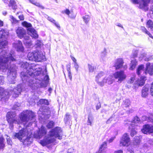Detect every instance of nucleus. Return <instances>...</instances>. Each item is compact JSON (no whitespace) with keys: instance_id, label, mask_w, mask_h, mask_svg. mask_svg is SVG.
I'll use <instances>...</instances> for the list:
<instances>
[{"instance_id":"f257e3e1","label":"nucleus","mask_w":153,"mask_h":153,"mask_svg":"<svg viewBox=\"0 0 153 153\" xmlns=\"http://www.w3.org/2000/svg\"><path fill=\"white\" fill-rule=\"evenodd\" d=\"M15 61L13 55L7 50H3L0 53V69L3 71L8 69L7 79L10 84H14L16 77L17 67L14 64L10 65L11 62Z\"/></svg>"},{"instance_id":"f03ea898","label":"nucleus","mask_w":153,"mask_h":153,"mask_svg":"<svg viewBox=\"0 0 153 153\" xmlns=\"http://www.w3.org/2000/svg\"><path fill=\"white\" fill-rule=\"evenodd\" d=\"M20 65L22 68L24 69L23 71L21 73L20 76L23 83H26L30 85L34 83L33 76L40 73L41 68L38 65L29 64L26 62H22Z\"/></svg>"},{"instance_id":"7ed1b4c3","label":"nucleus","mask_w":153,"mask_h":153,"mask_svg":"<svg viewBox=\"0 0 153 153\" xmlns=\"http://www.w3.org/2000/svg\"><path fill=\"white\" fill-rule=\"evenodd\" d=\"M22 85L19 84L16 88L13 89H9L7 91H5L4 88L0 87V97H1V100L6 101L10 95H12L13 97L15 98L18 97L22 91L24 90L23 88H21Z\"/></svg>"},{"instance_id":"20e7f679","label":"nucleus","mask_w":153,"mask_h":153,"mask_svg":"<svg viewBox=\"0 0 153 153\" xmlns=\"http://www.w3.org/2000/svg\"><path fill=\"white\" fill-rule=\"evenodd\" d=\"M62 130L59 127H56L50 131L46 138L43 140L40 141V143L43 146L54 142L56 138L58 139L61 140L62 136L61 135Z\"/></svg>"},{"instance_id":"39448f33","label":"nucleus","mask_w":153,"mask_h":153,"mask_svg":"<svg viewBox=\"0 0 153 153\" xmlns=\"http://www.w3.org/2000/svg\"><path fill=\"white\" fill-rule=\"evenodd\" d=\"M27 128H23L19 131L17 133H14L13 134L14 138L16 139L17 138L21 142H22L25 146H28L30 145L32 142V139L30 137H27V138L25 139L23 138L27 135Z\"/></svg>"},{"instance_id":"423d86ee","label":"nucleus","mask_w":153,"mask_h":153,"mask_svg":"<svg viewBox=\"0 0 153 153\" xmlns=\"http://www.w3.org/2000/svg\"><path fill=\"white\" fill-rule=\"evenodd\" d=\"M20 119L23 124L25 123V126H27L26 123L29 120L31 121L28 124V126L32 125V123L34 122L36 120L35 115L34 113L30 110H27L23 111L19 115Z\"/></svg>"},{"instance_id":"0eeeda50","label":"nucleus","mask_w":153,"mask_h":153,"mask_svg":"<svg viewBox=\"0 0 153 153\" xmlns=\"http://www.w3.org/2000/svg\"><path fill=\"white\" fill-rule=\"evenodd\" d=\"M34 81L33 84H32L31 85H30L26 83H25L24 84H21L20 85H22V88L24 90L23 91H27L26 88V85L30 87L33 90H35L38 87H40L41 88H45L46 87L48 83L44 81H42L41 82H39L37 81L36 80V77H33Z\"/></svg>"},{"instance_id":"6e6552de","label":"nucleus","mask_w":153,"mask_h":153,"mask_svg":"<svg viewBox=\"0 0 153 153\" xmlns=\"http://www.w3.org/2000/svg\"><path fill=\"white\" fill-rule=\"evenodd\" d=\"M27 56L29 60L36 62H40L45 57L41 51L37 50L29 53Z\"/></svg>"},{"instance_id":"1a4fd4ad","label":"nucleus","mask_w":153,"mask_h":153,"mask_svg":"<svg viewBox=\"0 0 153 153\" xmlns=\"http://www.w3.org/2000/svg\"><path fill=\"white\" fill-rule=\"evenodd\" d=\"M134 4H139V8L145 11L148 10V5L149 3H153V0H131Z\"/></svg>"},{"instance_id":"9d476101","label":"nucleus","mask_w":153,"mask_h":153,"mask_svg":"<svg viewBox=\"0 0 153 153\" xmlns=\"http://www.w3.org/2000/svg\"><path fill=\"white\" fill-rule=\"evenodd\" d=\"M16 116L15 112H8L7 114V118L8 123H9V127L11 129L13 127V124H17L20 125V122H18L15 118Z\"/></svg>"},{"instance_id":"9b49d317","label":"nucleus","mask_w":153,"mask_h":153,"mask_svg":"<svg viewBox=\"0 0 153 153\" xmlns=\"http://www.w3.org/2000/svg\"><path fill=\"white\" fill-rule=\"evenodd\" d=\"M146 71H144V65H139L137 69V74L138 75H140L142 72L143 71L145 73L147 72L150 75H153V63L151 64L149 63H148L146 65Z\"/></svg>"},{"instance_id":"f8f14e48","label":"nucleus","mask_w":153,"mask_h":153,"mask_svg":"<svg viewBox=\"0 0 153 153\" xmlns=\"http://www.w3.org/2000/svg\"><path fill=\"white\" fill-rule=\"evenodd\" d=\"M113 76L115 79L117 80V82L119 83H121L126 77V75L123 70L116 72L113 74Z\"/></svg>"},{"instance_id":"ddd939ff","label":"nucleus","mask_w":153,"mask_h":153,"mask_svg":"<svg viewBox=\"0 0 153 153\" xmlns=\"http://www.w3.org/2000/svg\"><path fill=\"white\" fill-rule=\"evenodd\" d=\"M22 24L24 27H29L28 29V33L31 37L35 39L38 37V35L36 31L34 29L30 28L32 27V25L30 23L24 21L22 23Z\"/></svg>"},{"instance_id":"4468645a","label":"nucleus","mask_w":153,"mask_h":153,"mask_svg":"<svg viewBox=\"0 0 153 153\" xmlns=\"http://www.w3.org/2000/svg\"><path fill=\"white\" fill-rule=\"evenodd\" d=\"M13 47L19 52H23L24 50L22 42L19 40L15 41L12 44Z\"/></svg>"},{"instance_id":"2eb2a0df","label":"nucleus","mask_w":153,"mask_h":153,"mask_svg":"<svg viewBox=\"0 0 153 153\" xmlns=\"http://www.w3.org/2000/svg\"><path fill=\"white\" fill-rule=\"evenodd\" d=\"M130 141L129 135L126 133L124 134L121 138L120 141V146H128Z\"/></svg>"},{"instance_id":"dca6fc26","label":"nucleus","mask_w":153,"mask_h":153,"mask_svg":"<svg viewBox=\"0 0 153 153\" xmlns=\"http://www.w3.org/2000/svg\"><path fill=\"white\" fill-rule=\"evenodd\" d=\"M42 70V69H41V70L40 74H39L38 75L34 76L33 77H36L37 79H39V81H43L48 83L49 80V77L48 75H46L47 74V71L46 70H45L43 72V73L41 74Z\"/></svg>"},{"instance_id":"f3484780","label":"nucleus","mask_w":153,"mask_h":153,"mask_svg":"<svg viewBox=\"0 0 153 153\" xmlns=\"http://www.w3.org/2000/svg\"><path fill=\"white\" fill-rule=\"evenodd\" d=\"M16 32L17 36L20 39L26 36V31L22 27H18L16 30Z\"/></svg>"},{"instance_id":"a211bd4d","label":"nucleus","mask_w":153,"mask_h":153,"mask_svg":"<svg viewBox=\"0 0 153 153\" xmlns=\"http://www.w3.org/2000/svg\"><path fill=\"white\" fill-rule=\"evenodd\" d=\"M50 113L49 111L45 109L44 107L40 108L39 111L38 112L39 116L42 118H44L45 115H49Z\"/></svg>"},{"instance_id":"6ab92c4d","label":"nucleus","mask_w":153,"mask_h":153,"mask_svg":"<svg viewBox=\"0 0 153 153\" xmlns=\"http://www.w3.org/2000/svg\"><path fill=\"white\" fill-rule=\"evenodd\" d=\"M123 63L124 61L123 59L118 58L115 60L114 67L115 68L116 70H118L122 68Z\"/></svg>"},{"instance_id":"aec40b11","label":"nucleus","mask_w":153,"mask_h":153,"mask_svg":"<svg viewBox=\"0 0 153 153\" xmlns=\"http://www.w3.org/2000/svg\"><path fill=\"white\" fill-rule=\"evenodd\" d=\"M143 133L144 134L151 133L153 132V126L149 125H145L141 129Z\"/></svg>"},{"instance_id":"412c9836","label":"nucleus","mask_w":153,"mask_h":153,"mask_svg":"<svg viewBox=\"0 0 153 153\" xmlns=\"http://www.w3.org/2000/svg\"><path fill=\"white\" fill-rule=\"evenodd\" d=\"M111 76H109L107 78L104 77L102 81L101 82H99V85L101 86H103L104 85L105 83H107L108 84H111L113 82V79L112 78Z\"/></svg>"},{"instance_id":"4be33fe9","label":"nucleus","mask_w":153,"mask_h":153,"mask_svg":"<svg viewBox=\"0 0 153 153\" xmlns=\"http://www.w3.org/2000/svg\"><path fill=\"white\" fill-rule=\"evenodd\" d=\"M47 133L46 128L43 126H42L39 129V132L38 133V136L37 138H40L42 137L45 135Z\"/></svg>"},{"instance_id":"5701e85b","label":"nucleus","mask_w":153,"mask_h":153,"mask_svg":"<svg viewBox=\"0 0 153 153\" xmlns=\"http://www.w3.org/2000/svg\"><path fill=\"white\" fill-rule=\"evenodd\" d=\"M23 42L28 48H29L32 45L31 41L29 39V37L28 36L25 37Z\"/></svg>"},{"instance_id":"b1692460","label":"nucleus","mask_w":153,"mask_h":153,"mask_svg":"<svg viewBox=\"0 0 153 153\" xmlns=\"http://www.w3.org/2000/svg\"><path fill=\"white\" fill-rule=\"evenodd\" d=\"M9 34L8 31L6 29H2L0 31L1 38L6 39Z\"/></svg>"},{"instance_id":"393cba45","label":"nucleus","mask_w":153,"mask_h":153,"mask_svg":"<svg viewBox=\"0 0 153 153\" xmlns=\"http://www.w3.org/2000/svg\"><path fill=\"white\" fill-rule=\"evenodd\" d=\"M146 77L143 76L138 79L136 82V84H137L139 86L143 85L145 83V81L146 80Z\"/></svg>"},{"instance_id":"a878e982","label":"nucleus","mask_w":153,"mask_h":153,"mask_svg":"<svg viewBox=\"0 0 153 153\" xmlns=\"http://www.w3.org/2000/svg\"><path fill=\"white\" fill-rule=\"evenodd\" d=\"M149 87L146 85L145 86L142 90L141 96L143 97H146L148 95Z\"/></svg>"},{"instance_id":"bb28decb","label":"nucleus","mask_w":153,"mask_h":153,"mask_svg":"<svg viewBox=\"0 0 153 153\" xmlns=\"http://www.w3.org/2000/svg\"><path fill=\"white\" fill-rule=\"evenodd\" d=\"M107 143L105 142H103L101 145L99 150V153H105V150L107 148Z\"/></svg>"},{"instance_id":"cd10ccee","label":"nucleus","mask_w":153,"mask_h":153,"mask_svg":"<svg viewBox=\"0 0 153 153\" xmlns=\"http://www.w3.org/2000/svg\"><path fill=\"white\" fill-rule=\"evenodd\" d=\"M8 42L7 40L3 38H0V49L5 48L7 45Z\"/></svg>"},{"instance_id":"c85d7f7f","label":"nucleus","mask_w":153,"mask_h":153,"mask_svg":"<svg viewBox=\"0 0 153 153\" xmlns=\"http://www.w3.org/2000/svg\"><path fill=\"white\" fill-rule=\"evenodd\" d=\"M137 64V62L135 59L132 60L130 64L129 69L131 70L134 69Z\"/></svg>"},{"instance_id":"c756f323","label":"nucleus","mask_w":153,"mask_h":153,"mask_svg":"<svg viewBox=\"0 0 153 153\" xmlns=\"http://www.w3.org/2000/svg\"><path fill=\"white\" fill-rule=\"evenodd\" d=\"M105 74V73L103 72H100L96 76L95 81L97 82V83L99 85V82H101L102 81H100V78L103 76Z\"/></svg>"},{"instance_id":"7c9ffc66","label":"nucleus","mask_w":153,"mask_h":153,"mask_svg":"<svg viewBox=\"0 0 153 153\" xmlns=\"http://www.w3.org/2000/svg\"><path fill=\"white\" fill-rule=\"evenodd\" d=\"M9 7H12L13 9H16L17 8V5L16 2L14 0H10L9 4Z\"/></svg>"},{"instance_id":"2f4dec72","label":"nucleus","mask_w":153,"mask_h":153,"mask_svg":"<svg viewBox=\"0 0 153 153\" xmlns=\"http://www.w3.org/2000/svg\"><path fill=\"white\" fill-rule=\"evenodd\" d=\"M5 140L2 137H0V150L3 149L5 146Z\"/></svg>"},{"instance_id":"473e14b6","label":"nucleus","mask_w":153,"mask_h":153,"mask_svg":"<svg viewBox=\"0 0 153 153\" xmlns=\"http://www.w3.org/2000/svg\"><path fill=\"white\" fill-rule=\"evenodd\" d=\"M107 54L106 50L104 48L103 51L102 52L100 55V59L104 61L106 59V56Z\"/></svg>"},{"instance_id":"72a5a7b5","label":"nucleus","mask_w":153,"mask_h":153,"mask_svg":"<svg viewBox=\"0 0 153 153\" xmlns=\"http://www.w3.org/2000/svg\"><path fill=\"white\" fill-rule=\"evenodd\" d=\"M48 19L49 21L53 23L58 29H60V27L58 23L56 22L53 19L50 17H48Z\"/></svg>"},{"instance_id":"f704fd0d","label":"nucleus","mask_w":153,"mask_h":153,"mask_svg":"<svg viewBox=\"0 0 153 153\" xmlns=\"http://www.w3.org/2000/svg\"><path fill=\"white\" fill-rule=\"evenodd\" d=\"M142 31L146 34H147L150 37L153 39V36H152V34L148 31L144 27H141L140 28Z\"/></svg>"},{"instance_id":"c9c22d12","label":"nucleus","mask_w":153,"mask_h":153,"mask_svg":"<svg viewBox=\"0 0 153 153\" xmlns=\"http://www.w3.org/2000/svg\"><path fill=\"white\" fill-rule=\"evenodd\" d=\"M29 1L30 3L35 5L36 6L41 8L42 9L44 8V7L42 5H41L39 3L36 2L35 0H29Z\"/></svg>"},{"instance_id":"e433bc0d","label":"nucleus","mask_w":153,"mask_h":153,"mask_svg":"<svg viewBox=\"0 0 153 153\" xmlns=\"http://www.w3.org/2000/svg\"><path fill=\"white\" fill-rule=\"evenodd\" d=\"M130 104V100L128 99H126L124 100L123 102V107L124 108H127L129 106Z\"/></svg>"},{"instance_id":"4c0bfd02","label":"nucleus","mask_w":153,"mask_h":153,"mask_svg":"<svg viewBox=\"0 0 153 153\" xmlns=\"http://www.w3.org/2000/svg\"><path fill=\"white\" fill-rule=\"evenodd\" d=\"M93 117L91 114H89L88 116V119L87 120V124L92 126V123L93 120Z\"/></svg>"},{"instance_id":"58836bf2","label":"nucleus","mask_w":153,"mask_h":153,"mask_svg":"<svg viewBox=\"0 0 153 153\" xmlns=\"http://www.w3.org/2000/svg\"><path fill=\"white\" fill-rule=\"evenodd\" d=\"M82 18L84 22L85 23L87 24L89 21L90 19V17L89 15H86L84 16H83Z\"/></svg>"},{"instance_id":"ea45409f","label":"nucleus","mask_w":153,"mask_h":153,"mask_svg":"<svg viewBox=\"0 0 153 153\" xmlns=\"http://www.w3.org/2000/svg\"><path fill=\"white\" fill-rule=\"evenodd\" d=\"M147 27L152 29L153 28V22L151 20H149L146 23Z\"/></svg>"},{"instance_id":"a19ab883","label":"nucleus","mask_w":153,"mask_h":153,"mask_svg":"<svg viewBox=\"0 0 153 153\" xmlns=\"http://www.w3.org/2000/svg\"><path fill=\"white\" fill-rule=\"evenodd\" d=\"M39 103L40 104H45L48 105L49 104L48 100L45 99H42L39 101Z\"/></svg>"},{"instance_id":"79ce46f5","label":"nucleus","mask_w":153,"mask_h":153,"mask_svg":"<svg viewBox=\"0 0 153 153\" xmlns=\"http://www.w3.org/2000/svg\"><path fill=\"white\" fill-rule=\"evenodd\" d=\"M54 124V122L52 121H51L48 123L47 127L48 128H50L53 127Z\"/></svg>"},{"instance_id":"37998d69","label":"nucleus","mask_w":153,"mask_h":153,"mask_svg":"<svg viewBox=\"0 0 153 153\" xmlns=\"http://www.w3.org/2000/svg\"><path fill=\"white\" fill-rule=\"evenodd\" d=\"M10 17L12 24H16L18 22V20L14 18L13 16L11 15Z\"/></svg>"},{"instance_id":"c03bdc74","label":"nucleus","mask_w":153,"mask_h":153,"mask_svg":"<svg viewBox=\"0 0 153 153\" xmlns=\"http://www.w3.org/2000/svg\"><path fill=\"white\" fill-rule=\"evenodd\" d=\"M134 143L138 145L140 142V138L138 136H135L134 138Z\"/></svg>"},{"instance_id":"a18cd8bd","label":"nucleus","mask_w":153,"mask_h":153,"mask_svg":"<svg viewBox=\"0 0 153 153\" xmlns=\"http://www.w3.org/2000/svg\"><path fill=\"white\" fill-rule=\"evenodd\" d=\"M140 121V118L136 116L134 118L131 122L133 123H139Z\"/></svg>"},{"instance_id":"49530a36","label":"nucleus","mask_w":153,"mask_h":153,"mask_svg":"<svg viewBox=\"0 0 153 153\" xmlns=\"http://www.w3.org/2000/svg\"><path fill=\"white\" fill-rule=\"evenodd\" d=\"M88 66L89 68V72H93L95 69L96 68L94 66H92L91 65L88 64Z\"/></svg>"},{"instance_id":"de8ad7c7","label":"nucleus","mask_w":153,"mask_h":153,"mask_svg":"<svg viewBox=\"0 0 153 153\" xmlns=\"http://www.w3.org/2000/svg\"><path fill=\"white\" fill-rule=\"evenodd\" d=\"M61 12L62 13H65L68 16L70 13V11L68 9H66L65 10H62Z\"/></svg>"},{"instance_id":"09e8293b","label":"nucleus","mask_w":153,"mask_h":153,"mask_svg":"<svg viewBox=\"0 0 153 153\" xmlns=\"http://www.w3.org/2000/svg\"><path fill=\"white\" fill-rule=\"evenodd\" d=\"M137 133V132L136 130L134 128H132L131 129V137H133L134 135L136 134Z\"/></svg>"},{"instance_id":"8fccbe9b","label":"nucleus","mask_w":153,"mask_h":153,"mask_svg":"<svg viewBox=\"0 0 153 153\" xmlns=\"http://www.w3.org/2000/svg\"><path fill=\"white\" fill-rule=\"evenodd\" d=\"M7 143L9 145H11L12 143V141L10 139V137L8 135H6Z\"/></svg>"},{"instance_id":"3c124183","label":"nucleus","mask_w":153,"mask_h":153,"mask_svg":"<svg viewBox=\"0 0 153 153\" xmlns=\"http://www.w3.org/2000/svg\"><path fill=\"white\" fill-rule=\"evenodd\" d=\"M138 51H135L133 52L131 56L132 58H134L137 57L138 54Z\"/></svg>"},{"instance_id":"603ef678","label":"nucleus","mask_w":153,"mask_h":153,"mask_svg":"<svg viewBox=\"0 0 153 153\" xmlns=\"http://www.w3.org/2000/svg\"><path fill=\"white\" fill-rule=\"evenodd\" d=\"M70 114L67 113L65 115V116L64 118V120L65 122H67L68 120H69L70 119Z\"/></svg>"},{"instance_id":"864d4df0","label":"nucleus","mask_w":153,"mask_h":153,"mask_svg":"<svg viewBox=\"0 0 153 153\" xmlns=\"http://www.w3.org/2000/svg\"><path fill=\"white\" fill-rule=\"evenodd\" d=\"M135 80V76H134L133 77H131L130 79L128 81V83L129 84H131L134 82Z\"/></svg>"},{"instance_id":"5fc2aeb1","label":"nucleus","mask_w":153,"mask_h":153,"mask_svg":"<svg viewBox=\"0 0 153 153\" xmlns=\"http://www.w3.org/2000/svg\"><path fill=\"white\" fill-rule=\"evenodd\" d=\"M150 92L151 95L153 96V82L151 85L150 88Z\"/></svg>"},{"instance_id":"6e6d98bb","label":"nucleus","mask_w":153,"mask_h":153,"mask_svg":"<svg viewBox=\"0 0 153 153\" xmlns=\"http://www.w3.org/2000/svg\"><path fill=\"white\" fill-rule=\"evenodd\" d=\"M4 77L3 76H0V84L2 85L4 82Z\"/></svg>"},{"instance_id":"4d7b16f0","label":"nucleus","mask_w":153,"mask_h":153,"mask_svg":"<svg viewBox=\"0 0 153 153\" xmlns=\"http://www.w3.org/2000/svg\"><path fill=\"white\" fill-rule=\"evenodd\" d=\"M74 67L75 68L76 71H78V68H79V66L77 62H75L74 63Z\"/></svg>"},{"instance_id":"13d9d810","label":"nucleus","mask_w":153,"mask_h":153,"mask_svg":"<svg viewBox=\"0 0 153 153\" xmlns=\"http://www.w3.org/2000/svg\"><path fill=\"white\" fill-rule=\"evenodd\" d=\"M127 153H134V151L131 149L129 148L127 149Z\"/></svg>"},{"instance_id":"bf43d9fd","label":"nucleus","mask_w":153,"mask_h":153,"mask_svg":"<svg viewBox=\"0 0 153 153\" xmlns=\"http://www.w3.org/2000/svg\"><path fill=\"white\" fill-rule=\"evenodd\" d=\"M113 120L112 117H111L107 121V123H109Z\"/></svg>"},{"instance_id":"052dcab7","label":"nucleus","mask_w":153,"mask_h":153,"mask_svg":"<svg viewBox=\"0 0 153 153\" xmlns=\"http://www.w3.org/2000/svg\"><path fill=\"white\" fill-rule=\"evenodd\" d=\"M42 42L40 41H36V44L38 46L40 47L42 45Z\"/></svg>"},{"instance_id":"680f3d73","label":"nucleus","mask_w":153,"mask_h":153,"mask_svg":"<svg viewBox=\"0 0 153 153\" xmlns=\"http://www.w3.org/2000/svg\"><path fill=\"white\" fill-rule=\"evenodd\" d=\"M19 105H15L13 107V109L14 110H18V108Z\"/></svg>"},{"instance_id":"e2e57ef3","label":"nucleus","mask_w":153,"mask_h":153,"mask_svg":"<svg viewBox=\"0 0 153 153\" xmlns=\"http://www.w3.org/2000/svg\"><path fill=\"white\" fill-rule=\"evenodd\" d=\"M70 57H71V59L74 62V63L76 62V59L74 57H73L72 56H71Z\"/></svg>"},{"instance_id":"0e129e2a","label":"nucleus","mask_w":153,"mask_h":153,"mask_svg":"<svg viewBox=\"0 0 153 153\" xmlns=\"http://www.w3.org/2000/svg\"><path fill=\"white\" fill-rule=\"evenodd\" d=\"M19 18L20 20H23L24 19V16L22 15H20L19 16Z\"/></svg>"},{"instance_id":"69168bd1","label":"nucleus","mask_w":153,"mask_h":153,"mask_svg":"<svg viewBox=\"0 0 153 153\" xmlns=\"http://www.w3.org/2000/svg\"><path fill=\"white\" fill-rule=\"evenodd\" d=\"M148 142L151 145H153V140L151 139H149Z\"/></svg>"},{"instance_id":"338daca9","label":"nucleus","mask_w":153,"mask_h":153,"mask_svg":"<svg viewBox=\"0 0 153 153\" xmlns=\"http://www.w3.org/2000/svg\"><path fill=\"white\" fill-rule=\"evenodd\" d=\"M67 70L68 73H70L71 72L70 66V65H67Z\"/></svg>"},{"instance_id":"774afa93","label":"nucleus","mask_w":153,"mask_h":153,"mask_svg":"<svg viewBox=\"0 0 153 153\" xmlns=\"http://www.w3.org/2000/svg\"><path fill=\"white\" fill-rule=\"evenodd\" d=\"M101 107V105L100 103L97 104L96 106V109L98 110Z\"/></svg>"}]
</instances>
